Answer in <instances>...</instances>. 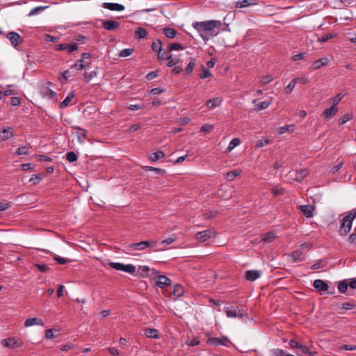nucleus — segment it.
<instances>
[{"label": "nucleus", "mask_w": 356, "mask_h": 356, "mask_svg": "<svg viewBox=\"0 0 356 356\" xmlns=\"http://www.w3.org/2000/svg\"><path fill=\"white\" fill-rule=\"evenodd\" d=\"M74 95L73 92H70L65 99L60 104V107L61 108H63L68 106L70 102L72 101V99L74 98Z\"/></svg>", "instance_id": "obj_31"}, {"label": "nucleus", "mask_w": 356, "mask_h": 356, "mask_svg": "<svg viewBox=\"0 0 356 356\" xmlns=\"http://www.w3.org/2000/svg\"><path fill=\"white\" fill-rule=\"evenodd\" d=\"M302 252L300 250H296L293 252L290 256L292 257L293 261L296 262L302 260Z\"/></svg>", "instance_id": "obj_40"}, {"label": "nucleus", "mask_w": 356, "mask_h": 356, "mask_svg": "<svg viewBox=\"0 0 356 356\" xmlns=\"http://www.w3.org/2000/svg\"><path fill=\"white\" fill-rule=\"evenodd\" d=\"M104 8L108 9L110 10L122 11L124 10V6L115 3H104L102 4Z\"/></svg>", "instance_id": "obj_14"}, {"label": "nucleus", "mask_w": 356, "mask_h": 356, "mask_svg": "<svg viewBox=\"0 0 356 356\" xmlns=\"http://www.w3.org/2000/svg\"><path fill=\"white\" fill-rule=\"evenodd\" d=\"M293 131V124L281 127L277 129V133L280 134H283L286 131L292 132Z\"/></svg>", "instance_id": "obj_37"}, {"label": "nucleus", "mask_w": 356, "mask_h": 356, "mask_svg": "<svg viewBox=\"0 0 356 356\" xmlns=\"http://www.w3.org/2000/svg\"><path fill=\"white\" fill-rule=\"evenodd\" d=\"M35 325L43 326L44 323L42 319L38 318H27L24 322L25 327H30Z\"/></svg>", "instance_id": "obj_19"}, {"label": "nucleus", "mask_w": 356, "mask_h": 356, "mask_svg": "<svg viewBox=\"0 0 356 356\" xmlns=\"http://www.w3.org/2000/svg\"><path fill=\"white\" fill-rule=\"evenodd\" d=\"M17 155H27L29 154L28 148L26 146H21L16 152Z\"/></svg>", "instance_id": "obj_50"}, {"label": "nucleus", "mask_w": 356, "mask_h": 356, "mask_svg": "<svg viewBox=\"0 0 356 356\" xmlns=\"http://www.w3.org/2000/svg\"><path fill=\"white\" fill-rule=\"evenodd\" d=\"M139 270H140L141 272V274H143V276H147L148 275V273L149 272H152V275H157L158 274V271L154 270V269H150L148 266H139Z\"/></svg>", "instance_id": "obj_26"}, {"label": "nucleus", "mask_w": 356, "mask_h": 356, "mask_svg": "<svg viewBox=\"0 0 356 356\" xmlns=\"http://www.w3.org/2000/svg\"><path fill=\"white\" fill-rule=\"evenodd\" d=\"M103 27L108 31H113L119 27L120 24L118 22L112 20H104L102 22Z\"/></svg>", "instance_id": "obj_15"}, {"label": "nucleus", "mask_w": 356, "mask_h": 356, "mask_svg": "<svg viewBox=\"0 0 356 356\" xmlns=\"http://www.w3.org/2000/svg\"><path fill=\"white\" fill-rule=\"evenodd\" d=\"M202 73L200 74V77L201 79H206L211 76V73L209 70H207L204 65L201 67Z\"/></svg>", "instance_id": "obj_42"}, {"label": "nucleus", "mask_w": 356, "mask_h": 356, "mask_svg": "<svg viewBox=\"0 0 356 356\" xmlns=\"http://www.w3.org/2000/svg\"><path fill=\"white\" fill-rule=\"evenodd\" d=\"M41 180L42 178L38 175H33L30 179V181L33 182L34 185L38 184Z\"/></svg>", "instance_id": "obj_59"}, {"label": "nucleus", "mask_w": 356, "mask_h": 356, "mask_svg": "<svg viewBox=\"0 0 356 356\" xmlns=\"http://www.w3.org/2000/svg\"><path fill=\"white\" fill-rule=\"evenodd\" d=\"M309 174V170L307 169H302L300 171L297 172L296 176L293 178V180L296 181H300L305 177H306Z\"/></svg>", "instance_id": "obj_25"}, {"label": "nucleus", "mask_w": 356, "mask_h": 356, "mask_svg": "<svg viewBox=\"0 0 356 356\" xmlns=\"http://www.w3.org/2000/svg\"><path fill=\"white\" fill-rule=\"evenodd\" d=\"M207 343L209 345L218 346L222 345L225 346H227L229 345V340L227 337H222L220 338H210L207 340Z\"/></svg>", "instance_id": "obj_9"}, {"label": "nucleus", "mask_w": 356, "mask_h": 356, "mask_svg": "<svg viewBox=\"0 0 356 356\" xmlns=\"http://www.w3.org/2000/svg\"><path fill=\"white\" fill-rule=\"evenodd\" d=\"M272 80H273V77H272V76H270V75H266V76H264V77L261 79V84L265 85V84H267V83H268L269 82H270Z\"/></svg>", "instance_id": "obj_63"}, {"label": "nucleus", "mask_w": 356, "mask_h": 356, "mask_svg": "<svg viewBox=\"0 0 356 356\" xmlns=\"http://www.w3.org/2000/svg\"><path fill=\"white\" fill-rule=\"evenodd\" d=\"M184 49L183 47L180 44L173 43L168 47V51H171L173 50H179V49Z\"/></svg>", "instance_id": "obj_53"}, {"label": "nucleus", "mask_w": 356, "mask_h": 356, "mask_svg": "<svg viewBox=\"0 0 356 356\" xmlns=\"http://www.w3.org/2000/svg\"><path fill=\"white\" fill-rule=\"evenodd\" d=\"M54 259L55 261H56L60 264H67V263L69 262L67 259H65V258H63V257H60L57 256V255H54Z\"/></svg>", "instance_id": "obj_56"}, {"label": "nucleus", "mask_w": 356, "mask_h": 356, "mask_svg": "<svg viewBox=\"0 0 356 356\" xmlns=\"http://www.w3.org/2000/svg\"><path fill=\"white\" fill-rule=\"evenodd\" d=\"M348 286V280L341 281L338 284V290L341 293H344L347 291Z\"/></svg>", "instance_id": "obj_34"}, {"label": "nucleus", "mask_w": 356, "mask_h": 356, "mask_svg": "<svg viewBox=\"0 0 356 356\" xmlns=\"http://www.w3.org/2000/svg\"><path fill=\"white\" fill-rule=\"evenodd\" d=\"M256 4H257V3L254 1H250L249 0H243L241 1H237L236 3L235 7L238 8H245V7H247L249 6L256 5Z\"/></svg>", "instance_id": "obj_29"}, {"label": "nucleus", "mask_w": 356, "mask_h": 356, "mask_svg": "<svg viewBox=\"0 0 356 356\" xmlns=\"http://www.w3.org/2000/svg\"><path fill=\"white\" fill-rule=\"evenodd\" d=\"M6 38L9 40L13 46L17 47L22 43V39L20 35L14 31L10 32L6 34Z\"/></svg>", "instance_id": "obj_10"}, {"label": "nucleus", "mask_w": 356, "mask_h": 356, "mask_svg": "<svg viewBox=\"0 0 356 356\" xmlns=\"http://www.w3.org/2000/svg\"><path fill=\"white\" fill-rule=\"evenodd\" d=\"M170 51L161 53V51L158 52V57L161 60H165L170 58V55L169 54Z\"/></svg>", "instance_id": "obj_58"}, {"label": "nucleus", "mask_w": 356, "mask_h": 356, "mask_svg": "<svg viewBox=\"0 0 356 356\" xmlns=\"http://www.w3.org/2000/svg\"><path fill=\"white\" fill-rule=\"evenodd\" d=\"M97 67H95V70L91 72H86L84 74V79L86 82H89L91 79L97 76Z\"/></svg>", "instance_id": "obj_30"}, {"label": "nucleus", "mask_w": 356, "mask_h": 356, "mask_svg": "<svg viewBox=\"0 0 356 356\" xmlns=\"http://www.w3.org/2000/svg\"><path fill=\"white\" fill-rule=\"evenodd\" d=\"M296 81H297V79H293L288 84V86L285 88L286 93L289 94V93H291L292 92V90H293V88H294V87L296 86Z\"/></svg>", "instance_id": "obj_47"}, {"label": "nucleus", "mask_w": 356, "mask_h": 356, "mask_svg": "<svg viewBox=\"0 0 356 356\" xmlns=\"http://www.w3.org/2000/svg\"><path fill=\"white\" fill-rule=\"evenodd\" d=\"M221 103H222L221 99H220L219 97H215V98L211 99L209 101H207L206 103V106H207V108L209 109H211L216 106H220L221 104Z\"/></svg>", "instance_id": "obj_21"}, {"label": "nucleus", "mask_w": 356, "mask_h": 356, "mask_svg": "<svg viewBox=\"0 0 356 356\" xmlns=\"http://www.w3.org/2000/svg\"><path fill=\"white\" fill-rule=\"evenodd\" d=\"M260 276V272L258 270H248L245 273V278L250 281H254Z\"/></svg>", "instance_id": "obj_20"}, {"label": "nucleus", "mask_w": 356, "mask_h": 356, "mask_svg": "<svg viewBox=\"0 0 356 356\" xmlns=\"http://www.w3.org/2000/svg\"><path fill=\"white\" fill-rule=\"evenodd\" d=\"M216 232L213 229H209L202 232H199L195 234V239L200 243H203L209 240V238L215 237Z\"/></svg>", "instance_id": "obj_4"}, {"label": "nucleus", "mask_w": 356, "mask_h": 356, "mask_svg": "<svg viewBox=\"0 0 356 356\" xmlns=\"http://www.w3.org/2000/svg\"><path fill=\"white\" fill-rule=\"evenodd\" d=\"M222 26V22L218 20H209L193 24V28L199 33L204 40L218 34V29Z\"/></svg>", "instance_id": "obj_1"}, {"label": "nucleus", "mask_w": 356, "mask_h": 356, "mask_svg": "<svg viewBox=\"0 0 356 356\" xmlns=\"http://www.w3.org/2000/svg\"><path fill=\"white\" fill-rule=\"evenodd\" d=\"M47 8H48V6H38V7H36V8L32 9L30 11L29 15V16L35 15L38 14V13H40V11H42V10H45Z\"/></svg>", "instance_id": "obj_46"}, {"label": "nucleus", "mask_w": 356, "mask_h": 356, "mask_svg": "<svg viewBox=\"0 0 356 356\" xmlns=\"http://www.w3.org/2000/svg\"><path fill=\"white\" fill-rule=\"evenodd\" d=\"M135 35L137 38H144L147 35V31L145 29L138 27L135 32Z\"/></svg>", "instance_id": "obj_35"}, {"label": "nucleus", "mask_w": 356, "mask_h": 356, "mask_svg": "<svg viewBox=\"0 0 356 356\" xmlns=\"http://www.w3.org/2000/svg\"><path fill=\"white\" fill-rule=\"evenodd\" d=\"M152 49L154 51L160 52L162 50V43L160 40H157L152 42Z\"/></svg>", "instance_id": "obj_38"}, {"label": "nucleus", "mask_w": 356, "mask_h": 356, "mask_svg": "<svg viewBox=\"0 0 356 356\" xmlns=\"http://www.w3.org/2000/svg\"><path fill=\"white\" fill-rule=\"evenodd\" d=\"M271 104L270 101H264L260 103H258L255 105V109L257 111H261L268 107V106Z\"/></svg>", "instance_id": "obj_36"}, {"label": "nucleus", "mask_w": 356, "mask_h": 356, "mask_svg": "<svg viewBox=\"0 0 356 356\" xmlns=\"http://www.w3.org/2000/svg\"><path fill=\"white\" fill-rule=\"evenodd\" d=\"M240 143V140L238 138H234L232 139L227 149V152H231L235 147H236Z\"/></svg>", "instance_id": "obj_41"}, {"label": "nucleus", "mask_w": 356, "mask_h": 356, "mask_svg": "<svg viewBox=\"0 0 356 356\" xmlns=\"http://www.w3.org/2000/svg\"><path fill=\"white\" fill-rule=\"evenodd\" d=\"M1 343L5 348H15L23 345L22 340L15 337H10L1 341Z\"/></svg>", "instance_id": "obj_5"}, {"label": "nucleus", "mask_w": 356, "mask_h": 356, "mask_svg": "<svg viewBox=\"0 0 356 356\" xmlns=\"http://www.w3.org/2000/svg\"><path fill=\"white\" fill-rule=\"evenodd\" d=\"M333 37L332 34H326L323 36H322L320 38H318V41L320 42H325L328 41L330 39H331Z\"/></svg>", "instance_id": "obj_62"}, {"label": "nucleus", "mask_w": 356, "mask_h": 356, "mask_svg": "<svg viewBox=\"0 0 356 356\" xmlns=\"http://www.w3.org/2000/svg\"><path fill=\"white\" fill-rule=\"evenodd\" d=\"M176 241V237H169L161 241L162 245H170Z\"/></svg>", "instance_id": "obj_60"}, {"label": "nucleus", "mask_w": 356, "mask_h": 356, "mask_svg": "<svg viewBox=\"0 0 356 356\" xmlns=\"http://www.w3.org/2000/svg\"><path fill=\"white\" fill-rule=\"evenodd\" d=\"M41 94L43 97H47L49 99H56V93L47 86H43L42 87Z\"/></svg>", "instance_id": "obj_17"}, {"label": "nucleus", "mask_w": 356, "mask_h": 356, "mask_svg": "<svg viewBox=\"0 0 356 356\" xmlns=\"http://www.w3.org/2000/svg\"><path fill=\"white\" fill-rule=\"evenodd\" d=\"M13 136V128L10 127L3 128L2 131H0V140L2 141L7 140Z\"/></svg>", "instance_id": "obj_12"}, {"label": "nucleus", "mask_w": 356, "mask_h": 356, "mask_svg": "<svg viewBox=\"0 0 356 356\" xmlns=\"http://www.w3.org/2000/svg\"><path fill=\"white\" fill-rule=\"evenodd\" d=\"M289 344L290 347L292 348H300L301 345H302V344L299 343L298 342H297L294 339L290 340Z\"/></svg>", "instance_id": "obj_61"}, {"label": "nucleus", "mask_w": 356, "mask_h": 356, "mask_svg": "<svg viewBox=\"0 0 356 356\" xmlns=\"http://www.w3.org/2000/svg\"><path fill=\"white\" fill-rule=\"evenodd\" d=\"M314 287L317 290L318 292L321 291H326L328 290V285L326 284L324 281L321 280H316L314 282Z\"/></svg>", "instance_id": "obj_13"}, {"label": "nucleus", "mask_w": 356, "mask_h": 356, "mask_svg": "<svg viewBox=\"0 0 356 356\" xmlns=\"http://www.w3.org/2000/svg\"><path fill=\"white\" fill-rule=\"evenodd\" d=\"M241 174V170L240 169L234 170L232 171L227 172L225 175V177L226 179L229 181L234 180L236 177L239 176Z\"/></svg>", "instance_id": "obj_23"}, {"label": "nucleus", "mask_w": 356, "mask_h": 356, "mask_svg": "<svg viewBox=\"0 0 356 356\" xmlns=\"http://www.w3.org/2000/svg\"><path fill=\"white\" fill-rule=\"evenodd\" d=\"M300 211L307 217L312 218L314 216L315 207L312 205H300L298 207Z\"/></svg>", "instance_id": "obj_11"}, {"label": "nucleus", "mask_w": 356, "mask_h": 356, "mask_svg": "<svg viewBox=\"0 0 356 356\" xmlns=\"http://www.w3.org/2000/svg\"><path fill=\"white\" fill-rule=\"evenodd\" d=\"M348 243L350 244H356V234L353 233L348 237Z\"/></svg>", "instance_id": "obj_64"}, {"label": "nucleus", "mask_w": 356, "mask_h": 356, "mask_svg": "<svg viewBox=\"0 0 356 356\" xmlns=\"http://www.w3.org/2000/svg\"><path fill=\"white\" fill-rule=\"evenodd\" d=\"M353 221L350 219V216L347 214L343 218L339 229V233L341 236L346 235L348 232H350L352 227Z\"/></svg>", "instance_id": "obj_3"}, {"label": "nucleus", "mask_w": 356, "mask_h": 356, "mask_svg": "<svg viewBox=\"0 0 356 356\" xmlns=\"http://www.w3.org/2000/svg\"><path fill=\"white\" fill-rule=\"evenodd\" d=\"M156 241H143L138 243H131L128 247L129 248H134L137 250H144L147 248L151 247L153 248L156 246Z\"/></svg>", "instance_id": "obj_7"}, {"label": "nucleus", "mask_w": 356, "mask_h": 356, "mask_svg": "<svg viewBox=\"0 0 356 356\" xmlns=\"http://www.w3.org/2000/svg\"><path fill=\"white\" fill-rule=\"evenodd\" d=\"M165 156V154L163 153V151H157L154 153H152L149 156V159L152 161H156L162 158H163Z\"/></svg>", "instance_id": "obj_27"}, {"label": "nucleus", "mask_w": 356, "mask_h": 356, "mask_svg": "<svg viewBox=\"0 0 356 356\" xmlns=\"http://www.w3.org/2000/svg\"><path fill=\"white\" fill-rule=\"evenodd\" d=\"M276 238V236L273 232H268L265 234L262 238L264 243H271Z\"/></svg>", "instance_id": "obj_33"}, {"label": "nucleus", "mask_w": 356, "mask_h": 356, "mask_svg": "<svg viewBox=\"0 0 356 356\" xmlns=\"http://www.w3.org/2000/svg\"><path fill=\"white\" fill-rule=\"evenodd\" d=\"M145 335L149 338L158 339L159 333L158 330L153 328H145L144 330Z\"/></svg>", "instance_id": "obj_24"}, {"label": "nucleus", "mask_w": 356, "mask_h": 356, "mask_svg": "<svg viewBox=\"0 0 356 356\" xmlns=\"http://www.w3.org/2000/svg\"><path fill=\"white\" fill-rule=\"evenodd\" d=\"M45 338L47 339H52L56 337V335L54 333L53 329H48L45 330L44 333Z\"/></svg>", "instance_id": "obj_52"}, {"label": "nucleus", "mask_w": 356, "mask_h": 356, "mask_svg": "<svg viewBox=\"0 0 356 356\" xmlns=\"http://www.w3.org/2000/svg\"><path fill=\"white\" fill-rule=\"evenodd\" d=\"M225 312L228 318H241L248 317V314L242 310L239 309L238 307L231 306L227 307L225 309Z\"/></svg>", "instance_id": "obj_2"}, {"label": "nucleus", "mask_w": 356, "mask_h": 356, "mask_svg": "<svg viewBox=\"0 0 356 356\" xmlns=\"http://www.w3.org/2000/svg\"><path fill=\"white\" fill-rule=\"evenodd\" d=\"M173 293L177 297L181 296L184 293V289H183L182 286H181L179 284H176L174 286Z\"/></svg>", "instance_id": "obj_39"}, {"label": "nucleus", "mask_w": 356, "mask_h": 356, "mask_svg": "<svg viewBox=\"0 0 356 356\" xmlns=\"http://www.w3.org/2000/svg\"><path fill=\"white\" fill-rule=\"evenodd\" d=\"M272 193L274 196L282 195L284 193V189L282 187L271 189Z\"/></svg>", "instance_id": "obj_55"}, {"label": "nucleus", "mask_w": 356, "mask_h": 356, "mask_svg": "<svg viewBox=\"0 0 356 356\" xmlns=\"http://www.w3.org/2000/svg\"><path fill=\"white\" fill-rule=\"evenodd\" d=\"M133 52L132 49H124L122 51H120L119 56L120 57H127L129 56Z\"/></svg>", "instance_id": "obj_51"}, {"label": "nucleus", "mask_w": 356, "mask_h": 356, "mask_svg": "<svg viewBox=\"0 0 356 356\" xmlns=\"http://www.w3.org/2000/svg\"><path fill=\"white\" fill-rule=\"evenodd\" d=\"M329 59L326 57L320 58L313 63L312 67L314 70H319L323 66H325L328 64Z\"/></svg>", "instance_id": "obj_18"}, {"label": "nucleus", "mask_w": 356, "mask_h": 356, "mask_svg": "<svg viewBox=\"0 0 356 356\" xmlns=\"http://www.w3.org/2000/svg\"><path fill=\"white\" fill-rule=\"evenodd\" d=\"M343 97V95L341 93L338 94L337 96L332 97L331 99V102L332 103V106L335 107L336 105H337L339 102L341 100V99Z\"/></svg>", "instance_id": "obj_49"}, {"label": "nucleus", "mask_w": 356, "mask_h": 356, "mask_svg": "<svg viewBox=\"0 0 356 356\" xmlns=\"http://www.w3.org/2000/svg\"><path fill=\"white\" fill-rule=\"evenodd\" d=\"M109 266L115 270H122L131 274L134 273L136 271V267L131 264L124 265L120 263L111 262Z\"/></svg>", "instance_id": "obj_6"}, {"label": "nucleus", "mask_w": 356, "mask_h": 356, "mask_svg": "<svg viewBox=\"0 0 356 356\" xmlns=\"http://www.w3.org/2000/svg\"><path fill=\"white\" fill-rule=\"evenodd\" d=\"M268 143H270V140L267 138L264 140H259L256 143V147H262Z\"/></svg>", "instance_id": "obj_57"}, {"label": "nucleus", "mask_w": 356, "mask_h": 356, "mask_svg": "<svg viewBox=\"0 0 356 356\" xmlns=\"http://www.w3.org/2000/svg\"><path fill=\"white\" fill-rule=\"evenodd\" d=\"M66 158L67 161L70 163L74 162L77 160V156L73 152H68L66 155Z\"/></svg>", "instance_id": "obj_48"}, {"label": "nucleus", "mask_w": 356, "mask_h": 356, "mask_svg": "<svg viewBox=\"0 0 356 356\" xmlns=\"http://www.w3.org/2000/svg\"><path fill=\"white\" fill-rule=\"evenodd\" d=\"M154 279L156 280V285L160 288H163L164 286L171 284L170 280L165 275H159L158 273L157 275H154Z\"/></svg>", "instance_id": "obj_8"}, {"label": "nucleus", "mask_w": 356, "mask_h": 356, "mask_svg": "<svg viewBox=\"0 0 356 356\" xmlns=\"http://www.w3.org/2000/svg\"><path fill=\"white\" fill-rule=\"evenodd\" d=\"M74 129L79 131L76 134L78 140L83 143L86 137V131L79 127H75Z\"/></svg>", "instance_id": "obj_28"}, {"label": "nucleus", "mask_w": 356, "mask_h": 356, "mask_svg": "<svg viewBox=\"0 0 356 356\" xmlns=\"http://www.w3.org/2000/svg\"><path fill=\"white\" fill-rule=\"evenodd\" d=\"M168 67L174 66V65H177L180 61V59L177 56H173L172 54L170 55V58H168Z\"/></svg>", "instance_id": "obj_43"}, {"label": "nucleus", "mask_w": 356, "mask_h": 356, "mask_svg": "<svg viewBox=\"0 0 356 356\" xmlns=\"http://www.w3.org/2000/svg\"><path fill=\"white\" fill-rule=\"evenodd\" d=\"M163 30L165 35L168 38H174L177 35L176 31L173 29L164 28Z\"/></svg>", "instance_id": "obj_32"}, {"label": "nucleus", "mask_w": 356, "mask_h": 356, "mask_svg": "<svg viewBox=\"0 0 356 356\" xmlns=\"http://www.w3.org/2000/svg\"><path fill=\"white\" fill-rule=\"evenodd\" d=\"M35 266L41 272L46 273L50 270V268L44 264H35Z\"/></svg>", "instance_id": "obj_54"}, {"label": "nucleus", "mask_w": 356, "mask_h": 356, "mask_svg": "<svg viewBox=\"0 0 356 356\" xmlns=\"http://www.w3.org/2000/svg\"><path fill=\"white\" fill-rule=\"evenodd\" d=\"M195 63V60L194 58H191L186 68L185 69V71L187 74H190L193 72Z\"/></svg>", "instance_id": "obj_45"}, {"label": "nucleus", "mask_w": 356, "mask_h": 356, "mask_svg": "<svg viewBox=\"0 0 356 356\" xmlns=\"http://www.w3.org/2000/svg\"><path fill=\"white\" fill-rule=\"evenodd\" d=\"M88 65H84V62L83 59H79L76 61V63L72 66L76 68L78 70H82L86 68Z\"/></svg>", "instance_id": "obj_44"}, {"label": "nucleus", "mask_w": 356, "mask_h": 356, "mask_svg": "<svg viewBox=\"0 0 356 356\" xmlns=\"http://www.w3.org/2000/svg\"><path fill=\"white\" fill-rule=\"evenodd\" d=\"M56 49L58 51L67 49L69 52H72L78 49V44H60L56 46Z\"/></svg>", "instance_id": "obj_16"}, {"label": "nucleus", "mask_w": 356, "mask_h": 356, "mask_svg": "<svg viewBox=\"0 0 356 356\" xmlns=\"http://www.w3.org/2000/svg\"><path fill=\"white\" fill-rule=\"evenodd\" d=\"M337 111V108H336L334 106H332L323 111V115L325 119H330L336 114Z\"/></svg>", "instance_id": "obj_22"}]
</instances>
